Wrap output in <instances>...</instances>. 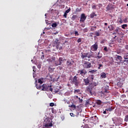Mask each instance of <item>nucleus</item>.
Here are the masks:
<instances>
[{
  "label": "nucleus",
  "mask_w": 128,
  "mask_h": 128,
  "mask_svg": "<svg viewBox=\"0 0 128 128\" xmlns=\"http://www.w3.org/2000/svg\"><path fill=\"white\" fill-rule=\"evenodd\" d=\"M120 30L119 28H116V29L114 30V32H116V34H118V30Z\"/></svg>",
  "instance_id": "obj_42"
},
{
  "label": "nucleus",
  "mask_w": 128,
  "mask_h": 128,
  "mask_svg": "<svg viewBox=\"0 0 128 128\" xmlns=\"http://www.w3.org/2000/svg\"><path fill=\"white\" fill-rule=\"evenodd\" d=\"M98 48V42H95L94 45H92L90 47V50L92 52H96Z\"/></svg>",
  "instance_id": "obj_8"
},
{
  "label": "nucleus",
  "mask_w": 128,
  "mask_h": 128,
  "mask_svg": "<svg viewBox=\"0 0 128 128\" xmlns=\"http://www.w3.org/2000/svg\"><path fill=\"white\" fill-rule=\"evenodd\" d=\"M83 128H90V127H88V126L86 125L85 126H84Z\"/></svg>",
  "instance_id": "obj_59"
},
{
  "label": "nucleus",
  "mask_w": 128,
  "mask_h": 128,
  "mask_svg": "<svg viewBox=\"0 0 128 128\" xmlns=\"http://www.w3.org/2000/svg\"><path fill=\"white\" fill-rule=\"evenodd\" d=\"M89 86H92V88H94V86H98V84L96 82H93L90 84Z\"/></svg>",
  "instance_id": "obj_17"
},
{
  "label": "nucleus",
  "mask_w": 128,
  "mask_h": 128,
  "mask_svg": "<svg viewBox=\"0 0 128 128\" xmlns=\"http://www.w3.org/2000/svg\"><path fill=\"white\" fill-rule=\"evenodd\" d=\"M106 110L108 111L109 112H112V108H108L107 109H106Z\"/></svg>",
  "instance_id": "obj_46"
},
{
  "label": "nucleus",
  "mask_w": 128,
  "mask_h": 128,
  "mask_svg": "<svg viewBox=\"0 0 128 128\" xmlns=\"http://www.w3.org/2000/svg\"><path fill=\"white\" fill-rule=\"evenodd\" d=\"M70 12V8H69L68 10H66L65 12L66 14H68Z\"/></svg>",
  "instance_id": "obj_43"
},
{
  "label": "nucleus",
  "mask_w": 128,
  "mask_h": 128,
  "mask_svg": "<svg viewBox=\"0 0 128 128\" xmlns=\"http://www.w3.org/2000/svg\"><path fill=\"white\" fill-rule=\"evenodd\" d=\"M50 106H54V102H51L50 103Z\"/></svg>",
  "instance_id": "obj_54"
},
{
  "label": "nucleus",
  "mask_w": 128,
  "mask_h": 128,
  "mask_svg": "<svg viewBox=\"0 0 128 128\" xmlns=\"http://www.w3.org/2000/svg\"><path fill=\"white\" fill-rule=\"evenodd\" d=\"M74 34L76 36H80V34H78V31H75Z\"/></svg>",
  "instance_id": "obj_49"
},
{
  "label": "nucleus",
  "mask_w": 128,
  "mask_h": 128,
  "mask_svg": "<svg viewBox=\"0 0 128 128\" xmlns=\"http://www.w3.org/2000/svg\"><path fill=\"white\" fill-rule=\"evenodd\" d=\"M92 85H89L86 87V90L88 94H90V96H92L94 94V90H92Z\"/></svg>",
  "instance_id": "obj_6"
},
{
  "label": "nucleus",
  "mask_w": 128,
  "mask_h": 128,
  "mask_svg": "<svg viewBox=\"0 0 128 128\" xmlns=\"http://www.w3.org/2000/svg\"><path fill=\"white\" fill-rule=\"evenodd\" d=\"M90 120H92V122H96V118H94V116H92L90 118Z\"/></svg>",
  "instance_id": "obj_20"
},
{
  "label": "nucleus",
  "mask_w": 128,
  "mask_h": 128,
  "mask_svg": "<svg viewBox=\"0 0 128 128\" xmlns=\"http://www.w3.org/2000/svg\"><path fill=\"white\" fill-rule=\"evenodd\" d=\"M119 22L120 24H122V18H120V20H119Z\"/></svg>",
  "instance_id": "obj_60"
},
{
  "label": "nucleus",
  "mask_w": 128,
  "mask_h": 128,
  "mask_svg": "<svg viewBox=\"0 0 128 128\" xmlns=\"http://www.w3.org/2000/svg\"><path fill=\"white\" fill-rule=\"evenodd\" d=\"M125 48H126V50H128V45H126L125 46Z\"/></svg>",
  "instance_id": "obj_62"
},
{
  "label": "nucleus",
  "mask_w": 128,
  "mask_h": 128,
  "mask_svg": "<svg viewBox=\"0 0 128 128\" xmlns=\"http://www.w3.org/2000/svg\"><path fill=\"white\" fill-rule=\"evenodd\" d=\"M52 126V123L50 118L47 119L45 124L43 125V128H50Z\"/></svg>",
  "instance_id": "obj_3"
},
{
  "label": "nucleus",
  "mask_w": 128,
  "mask_h": 128,
  "mask_svg": "<svg viewBox=\"0 0 128 128\" xmlns=\"http://www.w3.org/2000/svg\"><path fill=\"white\" fill-rule=\"evenodd\" d=\"M78 74L76 76H84L86 74H88V72L85 69H82L78 70Z\"/></svg>",
  "instance_id": "obj_4"
},
{
  "label": "nucleus",
  "mask_w": 128,
  "mask_h": 128,
  "mask_svg": "<svg viewBox=\"0 0 128 128\" xmlns=\"http://www.w3.org/2000/svg\"><path fill=\"white\" fill-rule=\"evenodd\" d=\"M84 82L85 86H88L90 84V82L88 78L84 79Z\"/></svg>",
  "instance_id": "obj_10"
},
{
  "label": "nucleus",
  "mask_w": 128,
  "mask_h": 128,
  "mask_svg": "<svg viewBox=\"0 0 128 128\" xmlns=\"http://www.w3.org/2000/svg\"><path fill=\"white\" fill-rule=\"evenodd\" d=\"M56 48L58 50H60L62 49V46H60V45L56 46Z\"/></svg>",
  "instance_id": "obj_29"
},
{
  "label": "nucleus",
  "mask_w": 128,
  "mask_h": 128,
  "mask_svg": "<svg viewBox=\"0 0 128 128\" xmlns=\"http://www.w3.org/2000/svg\"><path fill=\"white\" fill-rule=\"evenodd\" d=\"M92 34H94V32H91L89 34V36L92 38Z\"/></svg>",
  "instance_id": "obj_57"
},
{
  "label": "nucleus",
  "mask_w": 128,
  "mask_h": 128,
  "mask_svg": "<svg viewBox=\"0 0 128 128\" xmlns=\"http://www.w3.org/2000/svg\"><path fill=\"white\" fill-rule=\"evenodd\" d=\"M59 61V62L62 64V62H64V59L60 57L59 58V59L58 60Z\"/></svg>",
  "instance_id": "obj_22"
},
{
  "label": "nucleus",
  "mask_w": 128,
  "mask_h": 128,
  "mask_svg": "<svg viewBox=\"0 0 128 128\" xmlns=\"http://www.w3.org/2000/svg\"><path fill=\"white\" fill-rule=\"evenodd\" d=\"M60 92L59 89H56V90H54L55 94H57V92Z\"/></svg>",
  "instance_id": "obj_56"
},
{
  "label": "nucleus",
  "mask_w": 128,
  "mask_h": 128,
  "mask_svg": "<svg viewBox=\"0 0 128 128\" xmlns=\"http://www.w3.org/2000/svg\"><path fill=\"white\" fill-rule=\"evenodd\" d=\"M128 26V25L126 24H124L122 26V28H123L124 30L126 29V28Z\"/></svg>",
  "instance_id": "obj_26"
},
{
  "label": "nucleus",
  "mask_w": 128,
  "mask_h": 128,
  "mask_svg": "<svg viewBox=\"0 0 128 128\" xmlns=\"http://www.w3.org/2000/svg\"><path fill=\"white\" fill-rule=\"evenodd\" d=\"M84 32H88V28H85L84 30Z\"/></svg>",
  "instance_id": "obj_52"
},
{
  "label": "nucleus",
  "mask_w": 128,
  "mask_h": 128,
  "mask_svg": "<svg viewBox=\"0 0 128 128\" xmlns=\"http://www.w3.org/2000/svg\"><path fill=\"white\" fill-rule=\"evenodd\" d=\"M80 92V90H75L74 91V94H76V92Z\"/></svg>",
  "instance_id": "obj_41"
},
{
  "label": "nucleus",
  "mask_w": 128,
  "mask_h": 128,
  "mask_svg": "<svg viewBox=\"0 0 128 128\" xmlns=\"http://www.w3.org/2000/svg\"><path fill=\"white\" fill-rule=\"evenodd\" d=\"M104 52H108V47L105 46L104 48Z\"/></svg>",
  "instance_id": "obj_38"
},
{
  "label": "nucleus",
  "mask_w": 128,
  "mask_h": 128,
  "mask_svg": "<svg viewBox=\"0 0 128 128\" xmlns=\"http://www.w3.org/2000/svg\"><path fill=\"white\" fill-rule=\"evenodd\" d=\"M54 64L55 66H60L62 64L60 63V62L58 60L55 61Z\"/></svg>",
  "instance_id": "obj_21"
},
{
  "label": "nucleus",
  "mask_w": 128,
  "mask_h": 128,
  "mask_svg": "<svg viewBox=\"0 0 128 128\" xmlns=\"http://www.w3.org/2000/svg\"><path fill=\"white\" fill-rule=\"evenodd\" d=\"M79 116H80V112H76V114H75L76 118H78Z\"/></svg>",
  "instance_id": "obj_33"
},
{
  "label": "nucleus",
  "mask_w": 128,
  "mask_h": 128,
  "mask_svg": "<svg viewBox=\"0 0 128 128\" xmlns=\"http://www.w3.org/2000/svg\"><path fill=\"white\" fill-rule=\"evenodd\" d=\"M36 86L37 90H44V92H52L54 90L52 88V86L48 84H43L42 86H38L36 82L38 80H36Z\"/></svg>",
  "instance_id": "obj_1"
},
{
  "label": "nucleus",
  "mask_w": 128,
  "mask_h": 128,
  "mask_svg": "<svg viewBox=\"0 0 128 128\" xmlns=\"http://www.w3.org/2000/svg\"><path fill=\"white\" fill-rule=\"evenodd\" d=\"M58 2H59L60 4H63V2H64L65 0H58Z\"/></svg>",
  "instance_id": "obj_40"
},
{
  "label": "nucleus",
  "mask_w": 128,
  "mask_h": 128,
  "mask_svg": "<svg viewBox=\"0 0 128 128\" xmlns=\"http://www.w3.org/2000/svg\"><path fill=\"white\" fill-rule=\"evenodd\" d=\"M52 114H54V108H52Z\"/></svg>",
  "instance_id": "obj_58"
},
{
  "label": "nucleus",
  "mask_w": 128,
  "mask_h": 128,
  "mask_svg": "<svg viewBox=\"0 0 128 128\" xmlns=\"http://www.w3.org/2000/svg\"><path fill=\"white\" fill-rule=\"evenodd\" d=\"M117 86H122V84L120 83V82H118L117 83Z\"/></svg>",
  "instance_id": "obj_51"
},
{
  "label": "nucleus",
  "mask_w": 128,
  "mask_h": 128,
  "mask_svg": "<svg viewBox=\"0 0 128 128\" xmlns=\"http://www.w3.org/2000/svg\"><path fill=\"white\" fill-rule=\"evenodd\" d=\"M100 77L102 78H106V72H103L101 74Z\"/></svg>",
  "instance_id": "obj_14"
},
{
  "label": "nucleus",
  "mask_w": 128,
  "mask_h": 128,
  "mask_svg": "<svg viewBox=\"0 0 128 128\" xmlns=\"http://www.w3.org/2000/svg\"><path fill=\"white\" fill-rule=\"evenodd\" d=\"M78 43L82 42V38H79L77 40Z\"/></svg>",
  "instance_id": "obj_47"
},
{
  "label": "nucleus",
  "mask_w": 128,
  "mask_h": 128,
  "mask_svg": "<svg viewBox=\"0 0 128 128\" xmlns=\"http://www.w3.org/2000/svg\"><path fill=\"white\" fill-rule=\"evenodd\" d=\"M52 26V28H56V26H58V24H56V23H53Z\"/></svg>",
  "instance_id": "obj_27"
},
{
  "label": "nucleus",
  "mask_w": 128,
  "mask_h": 128,
  "mask_svg": "<svg viewBox=\"0 0 128 128\" xmlns=\"http://www.w3.org/2000/svg\"><path fill=\"white\" fill-rule=\"evenodd\" d=\"M78 18V16L76 15H73L71 18V20H74Z\"/></svg>",
  "instance_id": "obj_24"
},
{
  "label": "nucleus",
  "mask_w": 128,
  "mask_h": 128,
  "mask_svg": "<svg viewBox=\"0 0 128 128\" xmlns=\"http://www.w3.org/2000/svg\"><path fill=\"white\" fill-rule=\"evenodd\" d=\"M38 68H42V66H40V64H38Z\"/></svg>",
  "instance_id": "obj_63"
},
{
  "label": "nucleus",
  "mask_w": 128,
  "mask_h": 128,
  "mask_svg": "<svg viewBox=\"0 0 128 128\" xmlns=\"http://www.w3.org/2000/svg\"><path fill=\"white\" fill-rule=\"evenodd\" d=\"M106 8L107 10H110V5H108Z\"/></svg>",
  "instance_id": "obj_36"
},
{
  "label": "nucleus",
  "mask_w": 128,
  "mask_h": 128,
  "mask_svg": "<svg viewBox=\"0 0 128 128\" xmlns=\"http://www.w3.org/2000/svg\"><path fill=\"white\" fill-rule=\"evenodd\" d=\"M118 42H122V39L120 38L118 40Z\"/></svg>",
  "instance_id": "obj_64"
},
{
  "label": "nucleus",
  "mask_w": 128,
  "mask_h": 128,
  "mask_svg": "<svg viewBox=\"0 0 128 128\" xmlns=\"http://www.w3.org/2000/svg\"><path fill=\"white\" fill-rule=\"evenodd\" d=\"M98 70H102V68H104V65H102V64H98Z\"/></svg>",
  "instance_id": "obj_18"
},
{
  "label": "nucleus",
  "mask_w": 128,
  "mask_h": 128,
  "mask_svg": "<svg viewBox=\"0 0 128 128\" xmlns=\"http://www.w3.org/2000/svg\"><path fill=\"white\" fill-rule=\"evenodd\" d=\"M124 60H128V55L126 54L124 56Z\"/></svg>",
  "instance_id": "obj_39"
},
{
  "label": "nucleus",
  "mask_w": 128,
  "mask_h": 128,
  "mask_svg": "<svg viewBox=\"0 0 128 128\" xmlns=\"http://www.w3.org/2000/svg\"><path fill=\"white\" fill-rule=\"evenodd\" d=\"M114 30V27L112 26V25L110 26V30L112 31V30Z\"/></svg>",
  "instance_id": "obj_34"
},
{
  "label": "nucleus",
  "mask_w": 128,
  "mask_h": 128,
  "mask_svg": "<svg viewBox=\"0 0 128 128\" xmlns=\"http://www.w3.org/2000/svg\"><path fill=\"white\" fill-rule=\"evenodd\" d=\"M102 58V54H100V52L98 54V56H95V58H96L97 60H100V58Z\"/></svg>",
  "instance_id": "obj_13"
},
{
  "label": "nucleus",
  "mask_w": 128,
  "mask_h": 128,
  "mask_svg": "<svg viewBox=\"0 0 128 128\" xmlns=\"http://www.w3.org/2000/svg\"><path fill=\"white\" fill-rule=\"evenodd\" d=\"M94 16H96V13H94V12L92 13L90 15V17L91 18H94Z\"/></svg>",
  "instance_id": "obj_19"
},
{
  "label": "nucleus",
  "mask_w": 128,
  "mask_h": 128,
  "mask_svg": "<svg viewBox=\"0 0 128 128\" xmlns=\"http://www.w3.org/2000/svg\"><path fill=\"white\" fill-rule=\"evenodd\" d=\"M70 108H76V105L74 104H72L70 106Z\"/></svg>",
  "instance_id": "obj_44"
},
{
  "label": "nucleus",
  "mask_w": 128,
  "mask_h": 128,
  "mask_svg": "<svg viewBox=\"0 0 128 128\" xmlns=\"http://www.w3.org/2000/svg\"><path fill=\"white\" fill-rule=\"evenodd\" d=\"M124 22H128V18H126L124 20Z\"/></svg>",
  "instance_id": "obj_61"
},
{
  "label": "nucleus",
  "mask_w": 128,
  "mask_h": 128,
  "mask_svg": "<svg viewBox=\"0 0 128 128\" xmlns=\"http://www.w3.org/2000/svg\"><path fill=\"white\" fill-rule=\"evenodd\" d=\"M54 44H56V46H60V40L58 39H56L55 41L54 42Z\"/></svg>",
  "instance_id": "obj_15"
},
{
  "label": "nucleus",
  "mask_w": 128,
  "mask_h": 128,
  "mask_svg": "<svg viewBox=\"0 0 128 128\" xmlns=\"http://www.w3.org/2000/svg\"><path fill=\"white\" fill-rule=\"evenodd\" d=\"M83 68H92V64L89 62L84 61Z\"/></svg>",
  "instance_id": "obj_7"
},
{
  "label": "nucleus",
  "mask_w": 128,
  "mask_h": 128,
  "mask_svg": "<svg viewBox=\"0 0 128 128\" xmlns=\"http://www.w3.org/2000/svg\"><path fill=\"white\" fill-rule=\"evenodd\" d=\"M72 64H74V61L72 60H68L66 62V64L68 66H72Z\"/></svg>",
  "instance_id": "obj_12"
},
{
  "label": "nucleus",
  "mask_w": 128,
  "mask_h": 128,
  "mask_svg": "<svg viewBox=\"0 0 128 128\" xmlns=\"http://www.w3.org/2000/svg\"><path fill=\"white\" fill-rule=\"evenodd\" d=\"M63 44H68V42L65 40Z\"/></svg>",
  "instance_id": "obj_53"
},
{
  "label": "nucleus",
  "mask_w": 128,
  "mask_h": 128,
  "mask_svg": "<svg viewBox=\"0 0 128 128\" xmlns=\"http://www.w3.org/2000/svg\"><path fill=\"white\" fill-rule=\"evenodd\" d=\"M92 8L93 10H96V5H93V6H92Z\"/></svg>",
  "instance_id": "obj_45"
},
{
  "label": "nucleus",
  "mask_w": 128,
  "mask_h": 128,
  "mask_svg": "<svg viewBox=\"0 0 128 128\" xmlns=\"http://www.w3.org/2000/svg\"><path fill=\"white\" fill-rule=\"evenodd\" d=\"M76 12H82V8H76Z\"/></svg>",
  "instance_id": "obj_35"
},
{
  "label": "nucleus",
  "mask_w": 128,
  "mask_h": 128,
  "mask_svg": "<svg viewBox=\"0 0 128 128\" xmlns=\"http://www.w3.org/2000/svg\"><path fill=\"white\" fill-rule=\"evenodd\" d=\"M96 6H98L99 8H102V4H98V5H96Z\"/></svg>",
  "instance_id": "obj_48"
},
{
  "label": "nucleus",
  "mask_w": 128,
  "mask_h": 128,
  "mask_svg": "<svg viewBox=\"0 0 128 128\" xmlns=\"http://www.w3.org/2000/svg\"><path fill=\"white\" fill-rule=\"evenodd\" d=\"M96 72V70H91L90 71H89V72H90V74H94V72Z\"/></svg>",
  "instance_id": "obj_32"
},
{
  "label": "nucleus",
  "mask_w": 128,
  "mask_h": 128,
  "mask_svg": "<svg viewBox=\"0 0 128 128\" xmlns=\"http://www.w3.org/2000/svg\"><path fill=\"white\" fill-rule=\"evenodd\" d=\"M96 103L97 104H102V101L100 100H97V101L96 102Z\"/></svg>",
  "instance_id": "obj_30"
},
{
  "label": "nucleus",
  "mask_w": 128,
  "mask_h": 128,
  "mask_svg": "<svg viewBox=\"0 0 128 128\" xmlns=\"http://www.w3.org/2000/svg\"><path fill=\"white\" fill-rule=\"evenodd\" d=\"M86 20V14H82L80 16V22H84Z\"/></svg>",
  "instance_id": "obj_9"
},
{
  "label": "nucleus",
  "mask_w": 128,
  "mask_h": 128,
  "mask_svg": "<svg viewBox=\"0 0 128 128\" xmlns=\"http://www.w3.org/2000/svg\"><path fill=\"white\" fill-rule=\"evenodd\" d=\"M87 78H88L90 82H94V75L90 74Z\"/></svg>",
  "instance_id": "obj_11"
},
{
  "label": "nucleus",
  "mask_w": 128,
  "mask_h": 128,
  "mask_svg": "<svg viewBox=\"0 0 128 128\" xmlns=\"http://www.w3.org/2000/svg\"><path fill=\"white\" fill-rule=\"evenodd\" d=\"M95 35L96 36H100V34L98 32H96Z\"/></svg>",
  "instance_id": "obj_31"
},
{
  "label": "nucleus",
  "mask_w": 128,
  "mask_h": 128,
  "mask_svg": "<svg viewBox=\"0 0 128 128\" xmlns=\"http://www.w3.org/2000/svg\"><path fill=\"white\" fill-rule=\"evenodd\" d=\"M70 84H74L75 86H78L80 84L78 77L76 76H74L71 79Z\"/></svg>",
  "instance_id": "obj_2"
},
{
  "label": "nucleus",
  "mask_w": 128,
  "mask_h": 128,
  "mask_svg": "<svg viewBox=\"0 0 128 128\" xmlns=\"http://www.w3.org/2000/svg\"><path fill=\"white\" fill-rule=\"evenodd\" d=\"M67 16H68V14H67V13H66V12H64V18H66Z\"/></svg>",
  "instance_id": "obj_50"
},
{
  "label": "nucleus",
  "mask_w": 128,
  "mask_h": 128,
  "mask_svg": "<svg viewBox=\"0 0 128 128\" xmlns=\"http://www.w3.org/2000/svg\"><path fill=\"white\" fill-rule=\"evenodd\" d=\"M124 122H128V114H127V115H126V116H125V118H124Z\"/></svg>",
  "instance_id": "obj_25"
},
{
  "label": "nucleus",
  "mask_w": 128,
  "mask_h": 128,
  "mask_svg": "<svg viewBox=\"0 0 128 128\" xmlns=\"http://www.w3.org/2000/svg\"><path fill=\"white\" fill-rule=\"evenodd\" d=\"M96 30V26H92L90 28V30L91 32H94V30Z\"/></svg>",
  "instance_id": "obj_23"
},
{
  "label": "nucleus",
  "mask_w": 128,
  "mask_h": 128,
  "mask_svg": "<svg viewBox=\"0 0 128 128\" xmlns=\"http://www.w3.org/2000/svg\"><path fill=\"white\" fill-rule=\"evenodd\" d=\"M80 56L82 60H84V58H90L92 57V54H90V52H84L81 54Z\"/></svg>",
  "instance_id": "obj_5"
},
{
  "label": "nucleus",
  "mask_w": 128,
  "mask_h": 128,
  "mask_svg": "<svg viewBox=\"0 0 128 128\" xmlns=\"http://www.w3.org/2000/svg\"><path fill=\"white\" fill-rule=\"evenodd\" d=\"M79 100V102L80 104H82V99H80V98H78Z\"/></svg>",
  "instance_id": "obj_55"
},
{
  "label": "nucleus",
  "mask_w": 128,
  "mask_h": 128,
  "mask_svg": "<svg viewBox=\"0 0 128 128\" xmlns=\"http://www.w3.org/2000/svg\"><path fill=\"white\" fill-rule=\"evenodd\" d=\"M70 116H72L73 118H75L76 117V114H74V113H70Z\"/></svg>",
  "instance_id": "obj_37"
},
{
  "label": "nucleus",
  "mask_w": 128,
  "mask_h": 128,
  "mask_svg": "<svg viewBox=\"0 0 128 128\" xmlns=\"http://www.w3.org/2000/svg\"><path fill=\"white\" fill-rule=\"evenodd\" d=\"M38 82L40 84L44 83V82H42V80L41 78H40L38 80Z\"/></svg>",
  "instance_id": "obj_28"
},
{
  "label": "nucleus",
  "mask_w": 128,
  "mask_h": 128,
  "mask_svg": "<svg viewBox=\"0 0 128 128\" xmlns=\"http://www.w3.org/2000/svg\"><path fill=\"white\" fill-rule=\"evenodd\" d=\"M116 60H119V62H122V56H120L118 55H116Z\"/></svg>",
  "instance_id": "obj_16"
}]
</instances>
